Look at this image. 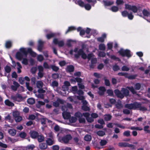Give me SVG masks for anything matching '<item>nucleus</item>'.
Instances as JSON below:
<instances>
[{
    "label": "nucleus",
    "instance_id": "f257e3e1",
    "mask_svg": "<svg viewBox=\"0 0 150 150\" xmlns=\"http://www.w3.org/2000/svg\"><path fill=\"white\" fill-rule=\"evenodd\" d=\"M20 51L18 52L16 55V58L19 60H21L23 59L22 63L23 64L26 65L28 64V60L26 58H23V57H26L28 53H29L33 57L36 56V54L33 52L30 48H21Z\"/></svg>",
    "mask_w": 150,
    "mask_h": 150
},
{
    "label": "nucleus",
    "instance_id": "f03ea898",
    "mask_svg": "<svg viewBox=\"0 0 150 150\" xmlns=\"http://www.w3.org/2000/svg\"><path fill=\"white\" fill-rule=\"evenodd\" d=\"M72 107L71 105L69 103H67L66 105H63L62 107V109L63 111L62 116L64 119H69L70 117V113L69 112V109H72Z\"/></svg>",
    "mask_w": 150,
    "mask_h": 150
},
{
    "label": "nucleus",
    "instance_id": "7ed1b4c3",
    "mask_svg": "<svg viewBox=\"0 0 150 150\" xmlns=\"http://www.w3.org/2000/svg\"><path fill=\"white\" fill-rule=\"evenodd\" d=\"M78 49L77 48H75L74 52L76 53L77 52V54H74L75 57L76 58H78L79 57V56L81 55V57L83 59H85L87 57L86 54L85 53L82 49H80L78 51Z\"/></svg>",
    "mask_w": 150,
    "mask_h": 150
},
{
    "label": "nucleus",
    "instance_id": "20e7f679",
    "mask_svg": "<svg viewBox=\"0 0 150 150\" xmlns=\"http://www.w3.org/2000/svg\"><path fill=\"white\" fill-rule=\"evenodd\" d=\"M13 117L15 121L19 122L22 120L21 116L20 115V113L18 111H15L13 112Z\"/></svg>",
    "mask_w": 150,
    "mask_h": 150
},
{
    "label": "nucleus",
    "instance_id": "39448f33",
    "mask_svg": "<svg viewBox=\"0 0 150 150\" xmlns=\"http://www.w3.org/2000/svg\"><path fill=\"white\" fill-rule=\"evenodd\" d=\"M72 137L70 135H67L64 137H59V140L61 142H63L64 143H68L69 141L71 139Z\"/></svg>",
    "mask_w": 150,
    "mask_h": 150
},
{
    "label": "nucleus",
    "instance_id": "423d86ee",
    "mask_svg": "<svg viewBox=\"0 0 150 150\" xmlns=\"http://www.w3.org/2000/svg\"><path fill=\"white\" fill-rule=\"evenodd\" d=\"M125 8L129 10H132L134 13H136L138 10L140 12L139 8L137 7L134 6H131L127 4H125Z\"/></svg>",
    "mask_w": 150,
    "mask_h": 150
},
{
    "label": "nucleus",
    "instance_id": "0eeeda50",
    "mask_svg": "<svg viewBox=\"0 0 150 150\" xmlns=\"http://www.w3.org/2000/svg\"><path fill=\"white\" fill-rule=\"evenodd\" d=\"M134 88L132 87H127V88H128L133 94H135L136 93V92L135 91V90H139L141 87V85L140 84L137 83L135 84L134 85Z\"/></svg>",
    "mask_w": 150,
    "mask_h": 150
},
{
    "label": "nucleus",
    "instance_id": "6e6552de",
    "mask_svg": "<svg viewBox=\"0 0 150 150\" xmlns=\"http://www.w3.org/2000/svg\"><path fill=\"white\" fill-rule=\"evenodd\" d=\"M119 52L122 56H126L129 57L131 56V55L130 53V51L129 50H124L123 49H121L119 51Z\"/></svg>",
    "mask_w": 150,
    "mask_h": 150
},
{
    "label": "nucleus",
    "instance_id": "1a4fd4ad",
    "mask_svg": "<svg viewBox=\"0 0 150 150\" xmlns=\"http://www.w3.org/2000/svg\"><path fill=\"white\" fill-rule=\"evenodd\" d=\"M49 138H47V145H51L54 144L53 134L51 132L48 134Z\"/></svg>",
    "mask_w": 150,
    "mask_h": 150
},
{
    "label": "nucleus",
    "instance_id": "9d476101",
    "mask_svg": "<svg viewBox=\"0 0 150 150\" xmlns=\"http://www.w3.org/2000/svg\"><path fill=\"white\" fill-rule=\"evenodd\" d=\"M53 42L55 45H57L59 47H62L64 45V42L63 40H59L56 38L54 39Z\"/></svg>",
    "mask_w": 150,
    "mask_h": 150
},
{
    "label": "nucleus",
    "instance_id": "9b49d317",
    "mask_svg": "<svg viewBox=\"0 0 150 150\" xmlns=\"http://www.w3.org/2000/svg\"><path fill=\"white\" fill-rule=\"evenodd\" d=\"M118 146L121 147H132L134 145L130 144L127 142H120L118 144Z\"/></svg>",
    "mask_w": 150,
    "mask_h": 150
},
{
    "label": "nucleus",
    "instance_id": "f8f14e48",
    "mask_svg": "<svg viewBox=\"0 0 150 150\" xmlns=\"http://www.w3.org/2000/svg\"><path fill=\"white\" fill-rule=\"evenodd\" d=\"M114 93L116 96L118 98H122L124 97V95L121 91H120L118 90H115L114 91Z\"/></svg>",
    "mask_w": 150,
    "mask_h": 150
},
{
    "label": "nucleus",
    "instance_id": "ddd939ff",
    "mask_svg": "<svg viewBox=\"0 0 150 150\" xmlns=\"http://www.w3.org/2000/svg\"><path fill=\"white\" fill-rule=\"evenodd\" d=\"M64 101L59 99H57V101L53 103V105L55 107H58L59 104V103L63 104L64 103Z\"/></svg>",
    "mask_w": 150,
    "mask_h": 150
},
{
    "label": "nucleus",
    "instance_id": "4468645a",
    "mask_svg": "<svg viewBox=\"0 0 150 150\" xmlns=\"http://www.w3.org/2000/svg\"><path fill=\"white\" fill-rule=\"evenodd\" d=\"M13 83L14 85L11 86V88L13 91H16L20 85L17 82L15 81H14Z\"/></svg>",
    "mask_w": 150,
    "mask_h": 150
},
{
    "label": "nucleus",
    "instance_id": "2eb2a0df",
    "mask_svg": "<svg viewBox=\"0 0 150 150\" xmlns=\"http://www.w3.org/2000/svg\"><path fill=\"white\" fill-rule=\"evenodd\" d=\"M121 91L123 93L124 96H127L129 95V91L127 88H122Z\"/></svg>",
    "mask_w": 150,
    "mask_h": 150
},
{
    "label": "nucleus",
    "instance_id": "dca6fc26",
    "mask_svg": "<svg viewBox=\"0 0 150 150\" xmlns=\"http://www.w3.org/2000/svg\"><path fill=\"white\" fill-rule=\"evenodd\" d=\"M44 42L41 40H39L38 41V50L39 51H41L42 48V45Z\"/></svg>",
    "mask_w": 150,
    "mask_h": 150
},
{
    "label": "nucleus",
    "instance_id": "f3484780",
    "mask_svg": "<svg viewBox=\"0 0 150 150\" xmlns=\"http://www.w3.org/2000/svg\"><path fill=\"white\" fill-rule=\"evenodd\" d=\"M99 90L98 93L100 95H103L105 91V87H100L99 88Z\"/></svg>",
    "mask_w": 150,
    "mask_h": 150
},
{
    "label": "nucleus",
    "instance_id": "a211bd4d",
    "mask_svg": "<svg viewBox=\"0 0 150 150\" xmlns=\"http://www.w3.org/2000/svg\"><path fill=\"white\" fill-rule=\"evenodd\" d=\"M141 104L137 102H134L133 103V109L136 110L139 108L140 107Z\"/></svg>",
    "mask_w": 150,
    "mask_h": 150
},
{
    "label": "nucleus",
    "instance_id": "6ab92c4d",
    "mask_svg": "<svg viewBox=\"0 0 150 150\" xmlns=\"http://www.w3.org/2000/svg\"><path fill=\"white\" fill-rule=\"evenodd\" d=\"M8 133L12 136H15L16 134V130L13 129H10L8 131Z\"/></svg>",
    "mask_w": 150,
    "mask_h": 150
},
{
    "label": "nucleus",
    "instance_id": "aec40b11",
    "mask_svg": "<svg viewBox=\"0 0 150 150\" xmlns=\"http://www.w3.org/2000/svg\"><path fill=\"white\" fill-rule=\"evenodd\" d=\"M104 5L106 6H110L112 5L114 2L113 1H103Z\"/></svg>",
    "mask_w": 150,
    "mask_h": 150
},
{
    "label": "nucleus",
    "instance_id": "412c9836",
    "mask_svg": "<svg viewBox=\"0 0 150 150\" xmlns=\"http://www.w3.org/2000/svg\"><path fill=\"white\" fill-rule=\"evenodd\" d=\"M74 67L72 65H69L67 66V68L66 70L69 72H72L74 71Z\"/></svg>",
    "mask_w": 150,
    "mask_h": 150
},
{
    "label": "nucleus",
    "instance_id": "4be33fe9",
    "mask_svg": "<svg viewBox=\"0 0 150 150\" xmlns=\"http://www.w3.org/2000/svg\"><path fill=\"white\" fill-rule=\"evenodd\" d=\"M4 102L5 104L8 106L12 107L14 105V104L8 100H5Z\"/></svg>",
    "mask_w": 150,
    "mask_h": 150
},
{
    "label": "nucleus",
    "instance_id": "5701e85b",
    "mask_svg": "<svg viewBox=\"0 0 150 150\" xmlns=\"http://www.w3.org/2000/svg\"><path fill=\"white\" fill-rule=\"evenodd\" d=\"M116 107L118 109H121L123 108V105L120 101H118L115 105Z\"/></svg>",
    "mask_w": 150,
    "mask_h": 150
},
{
    "label": "nucleus",
    "instance_id": "b1692460",
    "mask_svg": "<svg viewBox=\"0 0 150 150\" xmlns=\"http://www.w3.org/2000/svg\"><path fill=\"white\" fill-rule=\"evenodd\" d=\"M38 135V133L36 132L33 131L31 132V136L32 138H36Z\"/></svg>",
    "mask_w": 150,
    "mask_h": 150
},
{
    "label": "nucleus",
    "instance_id": "393cba45",
    "mask_svg": "<svg viewBox=\"0 0 150 150\" xmlns=\"http://www.w3.org/2000/svg\"><path fill=\"white\" fill-rule=\"evenodd\" d=\"M50 68L52 69L55 72L57 71L59 69V68L54 65H51L50 66Z\"/></svg>",
    "mask_w": 150,
    "mask_h": 150
},
{
    "label": "nucleus",
    "instance_id": "a878e982",
    "mask_svg": "<svg viewBox=\"0 0 150 150\" xmlns=\"http://www.w3.org/2000/svg\"><path fill=\"white\" fill-rule=\"evenodd\" d=\"M84 139L86 141H90L91 139V137L90 135L87 134L85 136Z\"/></svg>",
    "mask_w": 150,
    "mask_h": 150
},
{
    "label": "nucleus",
    "instance_id": "bb28decb",
    "mask_svg": "<svg viewBox=\"0 0 150 150\" xmlns=\"http://www.w3.org/2000/svg\"><path fill=\"white\" fill-rule=\"evenodd\" d=\"M36 86L38 88H41L42 87L43 83L40 81H38L36 83Z\"/></svg>",
    "mask_w": 150,
    "mask_h": 150
},
{
    "label": "nucleus",
    "instance_id": "cd10ccee",
    "mask_svg": "<svg viewBox=\"0 0 150 150\" xmlns=\"http://www.w3.org/2000/svg\"><path fill=\"white\" fill-rule=\"evenodd\" d=\"M125 107L129 109H133V103L126 104L125 105Z\"/></svg>",
    "mask_w": 150,
    "mask_h": 150
},
{
    "label": "nucleus",
    "instance_id": "c85d7f7f",
    "mask_svg": "<svg viewBox=\"0 0 150 150\" xmlns=\"http://www.w3.org/2000/svg\"><path fill=\"white\" fill-rule=\"evenodd\" d=\"M112 118V116L109 114H107L104 115V119L105 121H109Z\"/></svg>",
    "mask_w": 150,
    "mask_h": 150
},
{
    "label": "nucleus",
    "instance_id": "c756f323",
    "mask_svg": "<svg viewBox=\"0 0 150 150\" xmlns=\"http://www.w3.org/2000/svg\"><path fill=\"white\" fill-rule=\"evenodd\" d=\"M108 142L107 140L104 139H101L100 142V144L101 146H104L106 145Z\"/></svg>",
    "mask_w": 150,
    "mask_h": 150
},
{
    "label": "nucleus",
    "instance_id": "7c9ffc66",
    "mask_svg": "<svg viewBox=\"0 0 150 150\" xmlns=\"http://www.w3.org/2000/svg\"><path fill=\"white\" fill-rule=\"evenodd\" d=\"M35 99L32 98H28L27 100L28 103L30 104H33L35 103Z\"/></svg>",
    "mask_w": 150,
    "mask_h": 150
},
{
    "label": "nucleus",
    "instance_id": "2f4dec72",
    "mask_svg": "<svg viewBox=\"0 0 150 150\" xmlns=\"http://www.w3.org/2000/svg\"><path fill=\"white\" fill-rule=\"evenodd\" d=\"M40 148L41 149H45L47 147V144L45 143H41L39 145Z\"/></svg>",
    "mask_w": 150,
    "mask_h": 150
},
{
    "label": "nucleus",
    "instance_id": "473e14b6",
    "mask_svg": "<svg viewBox=\"0 0 150 150\" xmlns=\"http://www.w3.org/2000/svg\"><path fill=\"white\" fill-rule=\"evenodd\" d=\"M38 139L39 142H41L43 141L44 139V137L42 135H40L38 136L37 137Z\"/></svg>",
    "mask_w": 150,
    "mask_h": 150
},
{
    "label": "nucleus",
    "instance_id": "72a5a7b5",
    "mask_svg": "<svg viewBox=\"0 0 150 150\" xmlns=\"http://www.w3.org/2000/svg\"><path fill=\"white\" fill-rule=\"evenodd\" d=\"M77 30L78 31H80V35H83L85 33V31L84 30H81V27H79L77 29Z\"/></svg>",
    "mask_w": 150,
    "mask_h": 150
},
{
    "label": "nucleus",
    "instance_id": "f704fd0d",
    "mask_svg": "<svg viewBox=\"0 0 150 150\" xmlns=\"http://www.w3.org/2000/svg\"><path fill=\"white\" fill-rule=\"evenodd\" d=\"M17 101L18 102L21 101L23 100V98L21 95L17 94H16Z\"/></svg>",
    "mask_w": 150,
    "mask_h": 150
},
{
    "label": "nucleus",
    "instance_id": "c9c22d12",
    "mask_svg": "<svg viewBox=\"0 0 150 150\" xmlns=\"http://www.w3.org/2000/svg\"><path fill=\"white\" fill-rule=\"evenodd\" d=\"M69 119L70 122L71 123L75 122L76 120V118L74 117H70Z\"/></svg>",
    "mask_w": 150,
    "mask_h": 150
},
{
    "label": "nucleus",
    "instance_id": "e433bc0d",
    "mask_svg": "<svg viewBox=\"0 0 150 150\" xmlns=\"http://www.w3.org/2000/svg\"><path fill=\"white\" fill-rule=\"evenodd\" d=\"M74 115L76 117L78 118L79 119L81 117H82L83 115L81 112H78L75 113Z\"/></svg>",
    "mask_w": 150,
    "mask_h": 150
},
{
    "label": "nucleus",
    "instance_id": "4c0bfd02",
    "mask_svg": "<svg viewBox=\"0 0 150 150\" xmlns=\"http://www.w3.org/2000/svg\"><path fill=\"white\" fill-rule=\"evenodd\" d=\"M149 126L148 125L145 126L144 127V130L146 133H150V130L149 129Z\"/></svg>",
    "mask_w": 150,
    "mask_h": 150
},
{
    "label": "nucleus",
    "instance_id": "58836bf2",
    "mask_svg": "<svg viewBox=\"0 0 150 150\" xmlns=\"http://www.w3.org/2000/svg\"><path fill=\"white\" fill-rule=\"evenodd\" d=\"M96 134L100 136H103L105 134V132L103 131H99L96 132Z\"/></svg>",
    "mask_w": 150,
    "mask_h": 150
},
{
    "label": "nucleus",
    "instance_id": "ea45409f",
    "mask_svg": "<svg viewBox=\"0 0 150 150\" xmlns=\"http://www.w3.org/2000/svg\"><path fill=\"white\" fill-rule=\"evenodd\" d=\"M35 147V146L34 145L32 144L28 145L26 147V149L27 150H33Z\"/></svg>",
    "mask_w": 150,
    "mask_h": 150
},
{
    "label": "nucleus",
    "instance_id": "a19ab883",
    "mask_svg": "<svg viewBox=\"0 0 150 150\" xmlns=\"http://www.w3.org/2000/svg\"><path fill=\"white\" fill-rule=\"evenodd\" d=\"M142 13L143 15L145 16H148L149 13V12L146 9H144L142 11Z\"/></svg>",
    "mask_w": 150,
    "mask_h": 150
},
{
    "label": "nucleus",
    "instance_id": "79ce46f5",
    "mask_svg": "<svg viewBox=\"0 0 150 150\" xmlns=\"http://www.w3.org/2000/svg\"><path fill=\"white\" fill-rule=\"evenodd\" d=\"M77 4L80 6L83 7L85 5V4L83 1L81 0H79L77 2Z\"/></svg>",
    "mask_w": 150,
    "mask_h": 150
},
{
    "label": "nucleus",
    "instance_id": "37998d69",
    "mask_svg": "<svg viewBox=\"0 0 150 150\" xmlns=\"http://www.w3.org/2000/svg\"><path fill=\"white\" fill-rule=\"evenodd\" d=\"M118 8L116 6H112L111 8V10L113 11L114 12H116L118 10Z\"/></svg>",
    "mask_w": 150,
    "mask_h": 150
},
{
    "label": "nucleus",
    "instance_id": "c03bdc74",
    "mask_svg": "<svg viewBox=\"0 0 150 150\" xmlns=\"http://www.w3.org/2000/svg\"><path fill=\"white\" fill-rule=\"evenodd\" d=\"M130 132L129 131L127 130L124 132L123 133V135L126 137H129L130 135Z\"/></svg>",
    "mask_w": 150,
    "mask_h": 150
},
{
    "label": "nucleus",
    "instance_id": "a18cd8bd",
    "mask_svg": "<svg viewBox=\"0 0 150 150\" xmlns=\"http://www.w3.org/2000/svg\"><path fill=\"white\" fill-rule=\"evenodd\" d=\"M5 69L6 71L8 73L11 71V69L10 67L6 66L5 68Z\"/></svg>",
    "mask_w": 150,
    "mask_h": 150
},
{
    "label": "nucleus",
    "instance_id": "49530a36",
    "mask_svg": "<svg viewBox=\"0 0 150 150\" xmlns=\"http://www.w3.org/2000/svg\"><path fill=\"white\" fill-rule=\"evenodd\" d=\"M99 50H104L105 49V46L104 44H101L99 45Z\"/></svg>",
    "mask_w": 150,
    "mask_h": 150
},
{
    "label": "nucleus",
    "instance_id": "de8ad7c7",
    "mask_svg": "<svg viewBox=\"0 0 150 150\" xmlns=\"http://www.w3.org/2000/svg\"><path fill=\"white\" fill-rule=\"evenodd\" d=\"M76 28L74 27L71 26L69 27L68 28V29L67 31L66 32V34H67L69 32L73 30H75Z\"/></svg>",
    "mask_w": 150,
    "mask_h": 150
},
{
    "label": "nucleus",
    "instance_id": "09e8293b",
    "mask_svg": "<svg viewBox=\"0 0 150 150\" xmlns=\"http://www.w3.org/2000/svg\"><path fill=\"white\" fill-rule=\"evenodd\" d=\"M74 42V41L71 40H68L67 41V44L68 46L70 47L71 45V43Z\"/></svg>",
    "mask_w": 150,
    "mask_h": 150
},
{
    "label": "nucleus",
    "instance_id": "8fccbe9b",
    "mask_svg": "<svg viewBox=\"0 0 150 150\" xmlns=\"http://www.w3.org/2000/svg\"><path fill=\"white\" fill-rule=\"evenodd\" d=\"M58 83L56 81H53L51 83V86L54 87L58 86Z\"/></svg>",
    "mask_w": 150,
    "mask_h": 150
},
{
    "label": "nucleus",
    "instance_id": "3c124183",
    "mask_svg": "<svg viewBox=\"0 0 150 150\" xmlns=\"http://www.w3.org/2000/svg\"><path fill=\"white\" fill-rule=\"evenodd\" d=\"M84 7L86 10H90L91 8V6L89 4H85Z\"/></svg>",
    "mask_w": 150,
    "mask_h": 150
},
{
    "label": "nucleus",
    "instance_id": "603ef678",
    "mask_svg": "<svg viewBox=\"0 0 150 150\" xmlns=\"http://www.w3.org/2000/svg\"><path fill=\"white\" fill-rule=\"evenodd\" d=\"M11 45V43L10 41L7 42L5 44L6 47L7 48L10 47Z\"/></svg>",
    "mask_w": 150,
    "mask_h": 150
},
{
    "label": "nucleus",
    "instance_id": "864d4df0",
    "mask_svg": "<svg viewBox=\"0 0 150 150\" xmlns=\"http://www.w3.org/2000/svg\"><path fill=\"white\" fill-rule=\"evenodd\" d=\"M8 139L9 141H10L11 143H13L16 142L17 140L15 139H12L10 137H8L7 138Z\"/></svg>",
    "mask_w": 150,
    "mask_h": 150
},
{
    "label": "nucleus",
    "instance_id": "5fc2aeb1",
    "mask_svg": "<svg viewBox=\"0 0 150 150\" xmlns=\"http://www.w3.org/2000/svg\"><path fill=\"white\" fill-rule=\"evenodd\" d=\"M25 84L26 88L28 90L30 91L32 90L33 88L29 86V83L26 82Z\"/></svg>",
    "mask_w": 150,
    "mask_h": 150
},
{
    "label": "nucleus",
    "instance_id": "6e6d98bb",
    "mask_svg": "<svg viewBox=\"0 0 150 150\" xmlns=\"http://www.w3.org/2000/svg\"><path fill=\"white\" fill-rule=\"evenodd\" d=\"M91 62L92 65L96 64L97 62V59L96 58H92L91 59Z\"/></svg>",
    "mask_w": 150,
    "mask_h": 150
},
{
    "label": "nucleus",
    "instance_id": "4d7b16f0",
    "mask_svg": "<svg viewBox=\"0 0 150 150\" xmlns=\"http://www.w3.org/2000/svg\"><path fill=\"white\" fill-rule=\"evenodd\" d=\"M35 95L38 98H40L42 99L44 98V96L43 94H42L39 93L38 94H36Z\"/></svg>",
    "mask_w": 150,
    "mask_h": 150
},
{
    "label": "nucleus",
    "instance_id": "13d9d810",
    "mask_svg": "<svg viewBox=\"0 0 150 150\" xmlns=\"http://www.w3.org/2000/svg\"><path fill=\"white\" fill-rule=\"evenodd\" d=\"M129 69V68L126 66H123L122 68V70L123 71H128Z\"/></svg>",
    "mask_w": 150,
    "mask_h": 150
},
{
    "label": "nucleus",
    "instance_id": "bf43d9fd",
    "mask_svg": "<svg viewBox=\"0 0 150 150\" xmlns=\"http://www.w3.org/2000/svg\"><path fill=\"white\" fill-rule=\"evenodd\" d=\"M124 3V2L122 0H117L116 1V3L118 5L122 4Z\"/></svg>",
    "mask_w": 150,
    "mask_h": 150
},
{
    "label": "nucleus",
    "instance_id": "052dcab7",
    "mask_svg": "<svg viewBox=\"0 0 150 150\" xmlns=\"http://www.w3.org/2000/svg\"><path fill=\"white\" fill-rule=\"evenodd\" d=\"M105 81V85L107 86H109L110 85V82L109 80L108 79H106L105 78H104Z\"/></svg>",
    "mask_w": 150,
    "mask_h": 150
},
{
    "label": "nucleus",
    "instance_id": "680f3d73",
    "mask_svg": "<svg viewBox=\"0 0 150 150\" xmlns=\"http://www.w3.org/2000/svg\"><path fill=\"white\" fill-rule=\"evenodd\" d=\"M123 17H126L127 16L128 12L126 11H124L121 13Z\"/></svg>",
    "mask_w": 150,
    "mask_h": 150
},
{
    "label": "nucleus",
    "instance_id": "e2e57ef3",
    "mask_svg": "<svg viewBox=\"0 0 150 150\" xmlns=\"http://www.w3.org/2000/svg\"><path fill=\"white\" fill-rule=\"evenodd\" d=\"M37 59L38 61L41 62L43 60V57L42 55H38L37 56Z\"/></svg>",
    "mask_w": 150,
    "mask_h": 150
},
{
    "label": "nucleus",
    "instance_id": "0e129e2a",
    "mask_svg": "<svg viewBox=\"0 0 150 150\" xmlns=\"http://www.w3.org/2000/svg\"><path fill=\"white\" fill-rule=\"evenodd\" d=\"M26 134L24 132H22L19 134V136L22 138H25L26 136Z\"/></svg>",
    "mask_w": 150,
    "mask_h": 150
},
{
    "label": "nucleus",
    "instance_id": "69168bd1",
    "mask_svg": "<svg viewBox=\"0 0 150 150\" xmlns=\"http://www.w3.org/2000/svg\"><path fill=\"white\" fill-rule=\"evenodd\" d=\"M127 16L128 19L130 20H132L134 17V16L132 15V13H128Z\"/></svg>",
    "mask_w": 150,
    "mask_h": 150
},
{
    "label": "nucleus",
    "instance_id": "338daca9",
    "mask_svg": "<svg viewBox=\"0 0 150 150\" xmlns=\"http://www.w3.org/2000/svg\"><path fill=\"white\" fill-rule=\"evenodd\" d=\"M18 81L21 84H23L24 83V79L22 77H20L19 78Z\"/></svg>",
    "mask_w": 150,
    "mask_h": 150
},
{
    "label": "nucleus",
    "instance_id": "774afa93",
    "mask_svg": "<svg viewBox=\"0 0 150 150\" xmlns=\"http://www.w3.org/2000/svg\"><path fill=\"white\" fill-rule=\"evenodd\" d=\"M52 149L53 150H59V146L57 145L52 146Z\"/></svg>",
    "mask_w": 150,
    "mask_h": 150
}]
</instances>
